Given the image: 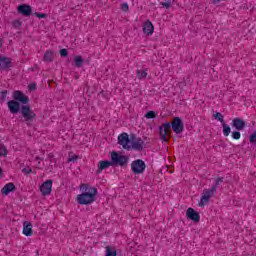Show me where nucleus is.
I'll return each mask as SVG.
<instances>
[{
	"instance_id": "35",
	"label": "nucleus",
	"mask_w": 256,
	"mask_h": 256,
	"mask_svg": "<svg viewBox=\"0 0 256 256\" xmlns=\"http://www.w3.org/2000/svg\"><path fill=\"white\" fill-rule=\"evenodd\" d=\"M162 7H165L166 9H169V7H171V1L163 2Z\"/></svg>"
},
{
	"instance_id": "7",
	"label": "nucleus",
	"mask_w": 256,
	"mask_h": 256,
	"mask_svg": "<svg viewBox=\"0 0 256 256\" xmlns=\"http://www.w3.org/2000/svg\"><path fill=\"white\" fill-rule=\"evenodd\" d=\"M170 125L176 135H180V133H183V129L185 128L183 120H181V118L179 117H175Z\"/></svg>"
},
{
	"instance_id": "9",
	"label": "nucleus",
	"mask_w": 256,
	"mask_h": 256,
	"mask_svg": "<svg viewBox=\"0 0 256 256\" xmlns=\"http://www.w3.org/2000/svg\"><path fill=\"white\" fill-rule=\"evenodd\" d=\"M186 218L189 221H193V223H199V221H201V215L192 207H189L186 210Z\"/></svg>"
},
{
	"instance_id": "28",
	"label": "nucleus",
	"mask_w": 256,
	"mask_h": 256,
	"mask_svg": "<svg viewBox=\"0 0 256 256\" xmlns=\"http://www.w3.org/2000/svg\"><path fill=\"white\" fill-rule=\"evenodd\" d=\"M0 155L2 157H5L7 155V148L3 144H0Z\"/></svg>"
},
{
	"instance_id": "16",
	"label": "nucleus",
	"mask_w": 256,
	"mask_h": 256,
	"mask_svg": "<svg viewBox=\"0 0 256 256\" xmlns=\"http://www.w3.org/2000/svg\"><path fill=\"white\" fill-rule=\"evenodd\" d=\"M232 127L236 129V131H243V129H245V120L241 118H234L232 120Z\"/></svg>"
},
{
	"instance_id": "25",
	"label": "nucleus",
	"mask_w": 256,
	"mask_h": 256,
	"mask_svg": "<svg viewBox=\"0 0 256 256\" xmlns=\"http://www.w3.org/2000/svg\"><path fill=\"white\" fill-rule=\"evenodd\" d=\"M74 63L77 67H82L83 66V57L81 56H76L74 58Z\"/></svg>"
},
{
	"instance_id": "18",
	"label": "nucleus",
	"mask_w": 256,
	"mask_h": 256,
	"mask_svg": "<svg viewBox=\"0 0 256 256\" xmlns=\"http://www.w3.org/2000/svg\"><path fill=\"white\" fill-rule=\"evenodd\" d=\"M15 189H17V188L15 187V184L12 183V182H9V183H7V184L1 189V193H2V195L7 196V195H9L10 193H13V191H15Z\"/></svg>"
},
{
	"instance_id": "6",
	"label": "nucleus",
	"mask_w": 256,
	"mask_h": 256,
	"mask_svg": "<svg viewBox=\"0 0 256 256\" xmlns=\"http://www.w3.org/2000/svg\"><path fill=\"white\" fill-rule=\"evenodd\" d=\"M118 144L123 147L126 151H131V139H129V134L122 133L118 136Z\"/></svg>"
},
{
	"instance_id": "27",
	"label": "nucleus",
	"mask_w": 256,
	"mask_h": 256,
	"mask_svg": "<svg viewBox=\"0 0 256 256\" xmlns=\"http://www.w3.org/2000/svg\"><path fill=\"white\" fill-rule=\"evenodd\" d=\"M158 113L155 111H148L145 114L146 119H155V117H157Z\"/></svg>"
},
{
	"instance_id": "32",
	"label": "nucleus",
	"mask_w": 256,
	"mask_h": 256,
	"mask_svg": "<svg viewBox=\"0 0 256 256\" xmlns=\"http://www.w3.org/2000/svg\"><path fill=\"white\" fill-rule=\"evenodd\" d=\"M121 11H125V12L129 11V5L127 3H123L121 5Z\"/></svg>"
},
{
	"instance_id": "31",
	"label": "nucleus",
	"mask_w": 256,
	"mask_h": 256,
	"mask_svg": "<svg viewBox=\"0 0 256 256\" xmlns=\"http://www.w3.org/2000/svg\"><path fill=\"white\" fill-rule=\"evenodd\" d=\"M7 95H9V92L7 90L1 91L0 92V100L5 101V99H7Z\"/></svg>"
},
{
	"instance_id": "15",
	"label": "nucleus",
	"mask_w": 256,
	"mask_h": 256,
	"mask_svg": "<svg viewBox=\"0 0 256 256\" xmlns=\"http://www.w3.org/2000/svg\"><path fill=\"white\" fill-rule=\"evenodd\" d=\"M22 234H24L25 237H31L33 235V224H31V222H23Z\"/></svg>"
},
{
	"instance_id": "2",
	"label": "nucleus",
	"mask_w": 256,
	"mask_h": 256,
	"mask_svg": "<svg viewBox=\"0 0 256 256\" xmlns=\"http://www.w3.org/2000/svg\"><path fill=\"white\" fill-rule=\"evenodd\" d=\"M110 157H111L112 167H115V166L123 167L124 165H127L129 163V157L121 154L120 152L113 151L110 153Z\"/></svg>"
},
{
	"instance_id": "30",
	"label": "nucleus",
	"mask_w": 256,
	"mask_h": 256,
	"mask_svg": "<svg viewBox=\"0 0 256 256\" xmlns=\"http://www.w3.org/2000/svg\"><path fill=\"white\" fill-rule=\"evenodd\" d=\"M249 141L252 145L256 144V130L249 136Z\"/></svg>"
},
{
	"instance_id": "14",
	"label": "nucleus",
	"mask_w": 256,
	"mask_h": 256,
	"mask_svg": "<svg viewBox=\"0 0 256 256\" xmlns=\"http://www.w3.org/2000/svg\"><path fill=\"white\" fill-rule=\"evenodd\" d=\"M32 12L33 9L27 4H21L20 6H18V13H20L24 17H31Z\"/></svg>"
},
{
	"instance_id": "26",
	"label": "nucleus",
	"mask_w": 256,
	"mask_h": 256,
	"mask_svg": "<svg viewBox=\"0 0 256 256\" xmlns=\"http://www.w3.org/2000/svg\"><path fill=\"white\" fill-rule=\"evenodd\" d=\"M53 57H54L53 51H47V52L44 54V59H45L46 61H53Z\"/></svg>"
},
{
	"instance_id": "13",
	"label": "nucleus",
	"mask_w": 256,
	"mask_h": 256,
	"mask_svg": "<svg viewBox=\"0 0 256 256\" xmlns=\"http://www.w3.org/2000/svg\"><path fill=\"white\" fill-rule=\"evenodd\" d=\"M142 30H143L144 35L151 37V35H153V33H155V26H153V23L150 20H148V21L144 22V24L142 26Z\"/></svg>"
},
{
	"instance_id": "23",
	"label": "nucleus",
	"mask_w": 256,
	"mask_h": 256,
	"mask_svg": "<svg viewBox=\"0 0 256 256\" xmlns=\"http://www.w3.org/2000/svg\"><path fill=\"white\" fill-rule=\"evenodd\" d=\"M213 117H214V119H216V121L221 122V125H223V123H225V119L223 117V114H221V112H215L213 114Z\"/></svg>"
},
{
	"instance_id": "38",
	"label": "nucleus",
	"mask_w": 256,
	"mask_h": 256,
	"mask_svg": "<svg viewBox=\"0 0 256 256\" xmlns=\"http://www.w3.org/2000/svg\"><path fill=\"white\" fill-rule=\"evenodd\" d=\"M23 172L24 173H31V169H24Z\"/></svg>"
},
{
	"instance_id": "39",
	"label": "nucleus",
	"mask_w": 256,
	"mask_h": 256,
	"mask_svg": "<svg viewBox=\"0 0 256 256\" xmlns=\"http://www.w3.org/2000/svg\"><path fill=\"white\" fill-rule=\"evenodd\" d=\"M213 3H219L221 0H212Z\"/></svg>"
},
{
	"instance_id": "24",
	"label": "nucleus",
	"mask_w": 256,
	"mask_h": 256,
	"mask_svg": "<svg viewBox=\"0 0 256 256\" xmlns=\"http://www.w3.org/2000/svg\"><path fill=\"white\" fill-rule=\"evenodd\" d=\"M136 75L138 79H145L147 77V70H137Z\"/></svg>"
},
{
	"instance_id": "5",
	"label": "nucleus",
	"mask_w": 256,
	"mask_h": 256,
	"mask_svg": "<svg viewBox=\"0 0 256 256\" xmlns=\"http://www.w3.org/2000/svg\"><path fill=\"white\" fill-rule=\"evenodd\" d=\"M39 191L42 197H49L53 192V180H45L40 186Z\"/></svg>"
},
{
	"instance_id": "11",
	"label": "nucleus",
	"mask_w": 256,
	"mask_h": 256,
	"mask_svg": "<svg viewBox=\"0 0 256 256\" xmlns=\"http://www.w3.org/2000/svg\"><path fill=\"white\" fill-rule=\"evenodd\" d=\"M12 98L14 101H19V103H23V105H27V103H29V97H27V95L19 90L13 92Z\"/></svg>"
},
{
	"instance_id": "10",
	"label": "nucleus",
	"mask_w": 256,
	"mask_h": 256,
	"mask_svg": "<svg viewBox=\"0 0 256 256\" xmlns=\"http://www.w3.org/2000/svg\"><path fill=\"white\" fill-rule=\"evenodd\" d=\"M143 145H145V142L141 138L137 137H132L130 138V151L135 150V151H141L143 149Z\"/></svg>"
},
{
	"instance_id": "36",
	"label": "nucleus",
	"mask_w": 256,
	"mask_h": 256,
	"mask_svg": "<svg viewBox=\"0 0 256 256\" xmlns=\"http://www.w3.org/2000/svg\"><path fill=\"white\" fill-rule=\"evenodd\" d=\"M73 161H77V156L76 155L69 156L68 162L71 163Z\"/></svg>"
},
{
	"instance_id": "34",
	"label": "nucleus",
	"mask_w": 256,
	"mask_h": 256,
	"mask_svg": "<svg viewBox=\"0 0 256 256\" xmlns=\"http://www.w3.org/2000/svg\"><path fill=\"white\" fill-rule=\"evenodd\" d=\"M28 88H29V91H35V89H37V84L31 83L29 84Z\"/></svg>"
},
{
	"instance_id": "3",
	"label": "nucleus",
	"mask_w": 256,
	"mask_h": 256,
	"mask_svg": "<svg viewBox=\"0 0 256 256\" xmlns=\"http://www.w3.org/2000/svg\"><path fill=\"white\" fill-rule=\"evenodd\" d=\"M130 167L132 173H135V175H143V173H145V170L147 169V164H145V161L137 159L132 161Z\"/></svg>"
},
{
	"instance_id": "22",
	"label": "nucleus",
	"mask_w": 256,
	"mask_h": 256,
	"mask_svg": "<svg viewBox=\"0 0 256 256\" xmlns=\"http://www.w3.org/2000/svg\"><path fill=\"white\" fill-rule=\"evenodd\" d=\"M222 127L224 137H229V135L231 134V127H229V125H227V123L225 122L222 124Z\"/></svg>"
},
{
	"instance_id": "4",
	"label": "nucleus",
	"mask_w": 256,
	"mask_h": 256,
	"mask_svg": "<svg viewBox=\"0 0 256 256\" xmlns=\"http://www.w3.org/2000/svg\"><path fill=\"white\" fill-rule=\"evenodd\" d=\"M159 135L163 143L169 141V135H171V123L166 122L159 127Z\"/></svg>"
},
{
	"instance_id": "19",
	"label": "nucleus",
	"mask_w": 256,
	"mask_h": 256,
	"mask_svg": "<svg viewBox=\"0 0 256 256\" xmlns=\"http://www.w3.org/2000/svg\"><path fill=\"white\" fill-rule=\"evenodd\" d=\"M109 167H113V163L111 161H100L98 163V169H100V171H103L105 169H109Z\"/></svg>"
},
{
	"instance_id": "40",
	"label": "nucleus",
	"mask_w": 256,
	"mask_h": 256,
	"mask_svg": "<svg viewBox=\"0 0 256 256\" xmlns=\"http://www.w3.org/2000/svg\"><path fill=\"white\" fill-rule=\"evenodd\" d=\"M2 173H3V169L0 168V175H2Z\"/></svg>"
},
{
	"instance_id": "33",
	"label": "nucleus",
	"mask_w": 256,
	"mask_h": 256,
	"mask_svg": "<svg viewBox=\"0 0 256 256\" xmlns=\"http://www.w3.org/2000/svg\"><path fill=\"white\" fill-rule=\"evenodd\" d=\"M34 15L38 17V19H45V17H47V14L43 13H35Z\"/></svg>"
},
{
	"instance_id": "8",
	"label": "nucleus",
	"mask_w": 256,
	"mask_h": 256,
	"mask_svg": "<svg viewBox=\"0 0 256 256\" xmlns=\"http://www.w3.org/2000/svg\"><path fill=\"white\" fill-rule=\"evenodd\" d=\"M213 195H215V188L204 191L198 204L199 207H205Z\"/></svg>"
},
{
	"instance_id": "29",
	"label": "nucleus",
	"mask_w": 256,
	"mask_h": 256,
	"mask_svg": "<svg viewBox=\"0 0 256 256\" xmlns=\"http://www.w3.org/2000/svg\"><path fill=\"white\" fill-rule=\"evenodd\" d=\"M232 139L239 141V139H241V132H239V131L232 132Z\"/></svg>"
},
{
	"instance_id": "12",
	"label": "nucleus",
	"mask_w": 256,
	"mask_h": 256,
	"mask_svg": "<svg viewBox=\"0 0 256 256\" xmlns=\"http://www.w3.org/2000/svg\"><path fill=\"white\" fill-rule=\"evenodd\" d=\"M21 113L26 121H31V119H34L36 115L35 112L31 110L29 106L26 105L21 107Z\"/></svg>"
},
{
	"instance_id": "20",
	"label": "nucleus",
	"mask_w": 256,
	"mask_h": 256,
	"mask_svg": "<svg viewBox=\"0 0 256 256\" xmlns=\"http://www.w3.org/2000/svg\"><path fill=\"white\" fill-rule=\"evenodd\" d=\"M0 67L2 69H8V67H11V60L6 57L0 58Z\"/></svg>"
},
{
	"instance_id": "41",
	"label": "nucleus",
	"mask_w": 256,
	"mask_h": 256,
	"mask_svg": "<svg viewBox=\"0 0 256 256\" xmlns=\"http://www.w3.org/2000/svg\"><path fill=\"white\" fill-rule=\"evenodd\" d=\"M219 181H221V179H218V180L216 181V183L219 184Z\"/></svg>"
},
{
	"instance_id": "1",
	"label": "nucleus",
	"mask_w": 256,
	"mask_h": 256,
	"mask_svg": "<svg viewBox=\"0 0 256 256\" xmlns=\"http://www.w3.org/2000/svg\"><path fill=\"white\" fill-rule=\"evenodd\" d=\"M80 194L76 196L78 205H93L97 201V188L91 184H81L79 186Z\"/></svg>"
},
{
	"instance_id": "21",
	"label": "nucleus",
	"mask_w": 256,
	"mask_h": 256,
	"mask_svg": "<svg viewBox=\"0 0 256 256\" xmlns=\"http://www.w3.org/2000/svg\"><path fill=\"white\" fill-rule=\"evenodd\" d=\"M105 256H117V250L111 246L105 248Z\"/></svg>"
},
{
	"instance_id": "37",
	"label": "nucleus",
	"mask_w": 256,
	"mask_h": 256,
	"mask_svg": "<svg viewBox=\"0 0 256 256\" xmlns=\"http://www.w3.org/2000/svg\"><path fill=\"white\" fill-rule=\"evenodd\" d=\"M60 55H61V57H67V49H61Z\"/></svg>"
},
{
	"instance_id": "17",
	"label": "nucleus",
	"mask_w": 256,
	"mask_h": 256,
	"mask_svg": "<svg viewBox=\"0 0 256 256\" xmlns=\"http://www.w3.org/2000/svg\"><path fill=\"white\" fill-rule=\"evenodd\" d=\"M7 105H8L9 111H11L13 115L19 113V109H21V105L19 104V102L15 100L8 101Z\"/></svg>"
}]
</instances>
